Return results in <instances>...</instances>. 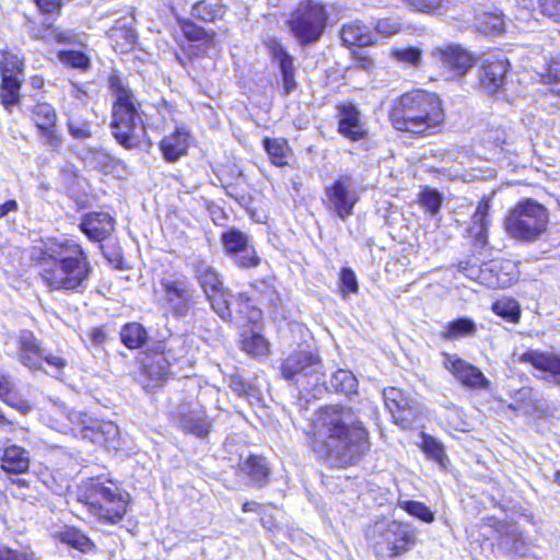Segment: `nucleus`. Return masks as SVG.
I'll return each mask as SVG.
<instances>
[{"label":"nucleus","mask_w":560,"mask_h":560,"mask_svg":"<svg viewBox=\"0 0 560 560\" xmlns=\"http://www.w3.org/2000/svg\"><path fill=\"white\" fill-rule=\"evenodd\" d=\"M264 147L267 151L271 162L277 166L287 164L289 147L283 139H268L264 140Z\"/></svg>","instance_id":"nucleus-38"},{"label":"nucleus","mask_w":560,"mask_h":560,"mask_svg":"<svg viewBox=\"0 0 560 560\" xmlns=\"http://www.w3.org/2000/svg\"><path fill=\"white\" fill-rule=\"evenodd\" d=\"M38 9L44 13H54L60 9V0H34Z\"/></svg>","instance_id":"nucleus-59"},{"label":"nucleus","mask_w":560,"mask_h":560,"mask_svg":"<svg viewBox=\"0 0 560 560\" xmlns=\"http://www.w3.org/2000/svg\"><path fill=\"white\" fill-rule=\"evenodd\" d=\"M503 19L495 13H482L477 18V27L485 33H500L503 31Z\"/></svg>","instance_id":"nucleus-45"},{"label":"nucleus","mask_w":560,"mask_h":560,"mask_svg":"<svg viewBox=\"0 0 560 560\" xmlns=\"http://www.w3.org/2000/svg\"><path fill=\"white\" fill-rule=\"evenodd\" d=\"M80 501L100 522L116 524L126 514L128 494L113 482L105 485L97 480H91L81 489Z\"/></svg>","instance_id":"nucleus-5"},{"label":"nucleus","mask_w":560,"mask_h":560,"mask_svg":"<svg viewBox=\"0 0 560 560\" xmlns=\"http://www.w3.org/2000/svg\"><path fill=\"white\" fill-rule=\"evenodd\" d=\"M163 307L174 317H186L195 305V288L184 275H167L161 278Z\"/></svg>","instance_id":"nucleus-10"},{"label":"nucleus","mask_w":560,"mask_h":560,"mask_svg":"<svg viewBox=\"0 0 560 560\" xmlns=\"http://www.w3.org/2000/svg\"><path fill=\"white\" fill-rule=\"evenodd\" d=\"M175 343L180 346L182 342L180 340H173L166 351L154 352L145 357L142 363L143 372L151 380L155 382L165 380L170 372V365L179 358L172 354V350L175 349Z\"/></svg>","instance_id":"nucleus-24"},{"label":"nucleus","mask_w":560,"mask_h":560,"mask_svg":"<svg viewBox=\"0 0 560 560\" xmlns=\"http://www.w3.org/2000/svg\"><path fill=\"white\" fill-rule=\"evenodd\" d=\"M330 386L336 392L350 396L357 393L358 380L351 371L338 370L331 376Z\"/></svg>","instance_id":"nucleus-36"},{"label":"nucleus","mask_w":560,"mask_h":560,"mask_svg":"<svg viewBox=\"0 0 560 560\" xmlns=\"http://www.w3.org/2000/svg\"><path fill=\"white\" fill-rule=\"evenodd\" d=\"M310 439L314 453L337 467L357 464L371 445L359 416L351 408L339 406L320 410Z\"/></svg>","instance_id":"nucleus-1"},{"label":"nucleus","mask_w":560,"mask_h":560,"mask_svg":"<svg viewBox=\"0 0 560 560\" xmlns=\"http://www.w3.org/2000/svg\"><path fill=\"white\" fill-rule=\"evenodd\" d=\"M549 212L541 203L526 198L509 210L504 219L506 233L518 241L535 242L547 231Z\"/></svg>","instance_id":"nucleus-6"},{"label":"nucleus","mask_w":560,"mask_h":560,"mask_svg":"<svg viewBox=\"0 0 560 560\" xmlns=\"http://www.w3.org/2000/svg\"><path fill=\"white\" fill-rule=\"evenodd\" d=\"M421 448L422 451L434 462L439 463L441 466L445 465V460L447 459L443 445L425 433L421 435Z\"/></svg>","instance_id":"nucleus-41"},{"label":"nucleus","mask_w":560,"mask_h":560,"mask_svg":"<svg viewBox=\"0 0 560 560\" xmlns=\"http://www.w3.org/2000/svg\"><path fill=\"white\" fill-rule=\"evenodd\" d=\"M58 59L67 67L85 70L90 66L89 57L77 50H61L58 52Z\"/></svg>","instance_id":"nucleus-43"},{"label":"nucleus","mask_w":560,"mask_h":560,"mask_svg":"<svg viewBox=\"0 0 560 560\" xmlns=\"http://www.w3.org/2000/svg\"><path fill=\"white\" fill-rule=\"evenodd\" d=\"M268 49L272 59L278 62L281 75L284 94H290L295 88L296 82L294 79L293 58L287 49L275 38L267 43Z\"/></svg>","instance_id":"nucleus-26"},{"label":"nucleus","mask_w":560,"mask_h":560,"mask_svg":"<svg viewBox=\"0 0 560 560\" xmlns=\"http://www.w3.org/2000/svg\"><path fill=\"white\" fill-rule=\"evenodd\" d=\"M182 32L189 40H202L207 36V32L190 21L182 23Z\"/></svg>","instance_id":"nucleus-55"},{"label":"nucleus","mask_w":560,"mask_h":560,"mask_svg":"<svg viewBox=\"0 0 560 560\" xmlns=\"http://www.w3.org/2000/svg\"><path fill=\"white\" fill-rule=\"evenodd\" d=\"M177 417L180 428L198 438H205L210 429L211 421L203 407L198 401L183 402L177 407Z\"/></svg>","instance_id":"nucleus-17"},{"label":"nucleus","mask_w":560,"mask_h":560,"mask_svg":"<svg viewBox=\"0 0 560 560\" xmlns=\"http://www.w3.org/2000/svg\"><path fill=\"white\" fill-rule=\"evenodd\" d=\"M191 14L199 20L213 22L222 14V8L218 3L199 1L192 7Z\"/></svg>","instance_id":"nucleus-42"},{"label":"nucleus","mask_w":560,"mask_h":560,"mask_svg":"<svg viewBox=\"0 0 560 560\" xmlns=\"http://www.w3.org/2000/svg\"><path fill=\"white\" fill-rule=\"evenodd\" d=\"M36 260L43 281L51 290L81 292L88 287L92 267L80 244L72 240L49 241Z\"/></svg>","instance_id":"nucleus-2"},{"label":"nucleus","mask_w":560,"mask_h":560,"mask_svg":"<svg viewBox=\"0 0 560 560\" xmlns=\"http://www.w3.org/2000/svg\"><path fill=\"white\" fill-rule=\"evenodd\" d=\"M1 400L8 406L18 409L22 413H26L30 410L28 404L18 396L14 388H12L7 396H3Z\"/></svg>","instance_id":"nucleus-57"},{"label":"nucleus","mask_w":560,"mask_h":560,"mask_svg":"<svg viewBox=\"0 0 560 560\" xmlns=\"http://www.w3.org/2000/svg\"><path fill=\"white\" fill-rule=\"evenodd\" d=\"M325 195L327 208L342 221L353 214V208L360 199L357 183L349 174L338 176L326 186Z\"/></svg>","instance_id":"nucleus-13"},{"label":"nucleus","mask_w":560,"mask_h":560,"mask_svg":"<svg viewBox=\"0 0 560 560\" xmlns=\"http://www.w3.org/2000/svg\"><path fill=\"white\" fill-rule=\"evenodd\" d=\"M197 279L213 311L221 318L231 316L232 312L226 304L230 293L224 289L218 272L212 267L200 264L197 268Z\"/></svg>","instance_id":"nucleus-14"},{"label":"nucleus","mask_w":560,"mask_h":560,"mask_svg":"<svg viewBox=\"0 0 560 560\" xmlns=\"http://www.w3.org/2000/svg\"><path fill=\"white\" fill-rule=\"evenodd\" d=\"M56 537L59 541L71 546L82 552L89 551L93 547V542L81 532L74 528H66L58 533Z\"/></svg>","instance_id":"nucleus-37"},{"label":"nucleus","mask_w":560,"mask_h":560,"mask_svg":"<svg viewBox=\"0 0 560 560\" xmlns=\"http://www.w3.org/2000/svg\"><path fill=\"white\" fill-rule=\"evenodd\" d=\"M389 118L396 130L422 136L438 129L445 115L436 94L416 90L394 101Z\"/></svg>","instance_id":"nucleus-3"},{"label":"nucleus","mask_w":560,"mask_h":560,"mask_svg":"<svg viewBox=\"0 0 560 560\" xmlns=\"http://www.w3.org/2000/svg\"><path fill=\"white\" fill-rule=\"evenodd\" d=\"M432 56L439 59L453 77L464 75L474 63L472 56L458 45L435 47L432 50Z\"/></svg>","instance_id":"nucleus-19"},{"label":"nucleus","mask_w":560,"mask_h":560,"mask_svg":"<svg viewBox=\"0 0 560 560\" xmlns=\"http://www.w3.org/2000/svg\"><path fill=\"white\" fill-rule=\"evenodd\" d=\"M89 341L94 347H101L106 342L107 335L101 327H94L88 332Z\"/></svg>","instance_id":"nucleus-58"},{"label":"nucleus","mask_w":560,"mask_h":560,"mask_svg":"<svg viewBox=\"0 0 560 560\" xmlns=\"http://www.w3.org/2000/svg\"><path fill=\"white\" fill-rule=\"evenodd\" d=\"M509 61L506 59L489 56L483 59L479 70L480 86L489 94H495L505 82Z\"/></svg>","instance_id":"nucleus-18"},{"label":"nucleus","mask_w":560,"mask_h":560,"mask_svg":"<svg viewBox=\"0 0 560 560\" xmlns=\"http://www.w3.org/2000/svg\"><path fill=\"white\" fill-rule=\"evenodd\" d=\"M341 39L348 46H369L374 43V36L362 23L354 21L343 25Z\"/></svg>","instance_id":"nucleus-32"},{"label":"nucleus","mask_w":560,"mask_h":560,"mask_svg":"<svg viewBox=\"0 0 560 560\" xmlns=\"http://www.w3.org/2000/svg\"><path fill=\"white\" fill-rule=\"evenodd\" d=\"M32 118L36 127L40 130L45 143L51 148L61 144V138L56 131V112L48 103H39L33 107Z\"/></svg>","instance_id":"nucleus-21"},{"label":"nucleus","mask_w":560,"mask_h":560,"mask_svg":"<svg viewBox=\"0 0 560 560\" xmlns=\"http://www.w3.org/2000/svg\"><path fill=\"white\" fill-rule=\"evenodd\" d=\"M18 210V202L15 200H8L4 203L0 205V219L4 218L7 214L11 212H16Z\"/></svg>","instance_id":"nucleus-60"},{"label":"nucleus","mask_w":560,"mask_h":560,"mask_svg":"<svg viewBox=\"0 0 560 560\" xmlns=\"http://www.w3.org/2000/svg\"><path fill=\"white\" fill-rule=\"evenodd\" d=\"M488 225L469 224L467 233L476 248L481 249L488 244Z\"/></svg>","instance_id":"nucleus-51"},{"label":"nucleus","mask_w":560,"mask_h":560,"mask_svg":"<svg viewBox=\"0 0 560 560\" xmlns=\"http://www.w3.org/2000/svg\"><path fill=\"white\" fill-rule=\"evenodd\" d=\"M0 560H34V553L31 550L0 546Z\"/></svg>","instance_id":"nucleus-52"},{"label":"nucleus","mask_w":560,"mask_h":560,"mask_svg":"<svg viewBox=\"0 0 560 560\" xmlns=\"http://www.w3.org/2000/svg\"><path fill=\"white\" fill-rule=\"evenodd\" d=\"M523 67L534 71L541 80V82L551 85L553 93L560 95V59H551L547 62V57L539 52H533L524 61Z\"/></svg>","instance_id":"nucleus-20"},{"label":"nucleus","mask_w":560,"mask_h":560,"mask_svg":"<svg viewBox=\"0 0 560 560\" xmlns=\"http://www.w3.org/2000/svg\"><path fill=\"white\" fill-rule=\"evenodd\" d=\"M221 243L224 253L231 257L240 268H250L258 266L260 258L255 248L249 245L247 234L242 231L231 229L221 235Z\"/></svg>","instance_id":"nucleus-15"},{"label":"nucleus","mask_w":560,"mask_h":560,"mask_svg":"<svg viewBox=\"0 0 560 560\" xmlns=\"http://www.w3.org/2000/svg\"><path fill=\"white\" fill-rule=\"evenodd\" d=\"M51 34L57 43H70L74 37L71 32H63L58 30H54Z\"/></svg>","instance_id":"nucleus-62"},{"label":"nucleus","mask_w":560,"mask_h":560,"mask_svg":"<svg viewBox=\"0 0 560 560\" xmlns=\"http://www.w3.org/2000/svg\"><path fill=\"white\" fill-rule=\"evenodd\" d=\"M383 398L386 407L392 413L401 410H410L415 407V400L395 387L385 388L383 392Z\"/></svg>","instance_id":"nucleus-33"},{"label":"nucleus","mask_w":560,"mask_h":560,"mask_svg":"<svg viewBox=\"0 0 560 560\" xmlns=\"http://www.w3.org/2000/svg\"><path fill=\"white\" fill-rule=\"evenodd\" d=\"M493 312L510 320L517 322L520 317V307L516 301L514 300H499L492 306Z\"/></svg>","instance_id":"nucleus-46"},{"label":"nucleus","mask_w":560,"mask_h":560,"mask_svg":"<svg viewBox=\"0 0 560 560\" xmlns=\"http://www.w3.org/2000/svg\"><path fill=\"white\" fill-rule=\"evenodd\" d=\"M444 368L464 386L481 389L489 386L488 378L483 373L472 364L458 358L455 354H443Z\"/></svg>","instance_id":"nucleus-16"},{"label":"nucleus","mask_w":560,"mask_h":560,"mask_svg":"<svg viewBox=\"0 0 560 560\" xmlns=\"http://www.w3.org/2000/svg\"><path fill=\"white\" fill-rule=\"evenodd\" d=\"M80 229L90 240L102 241L114 231V220L106 212H92L83 218Z\"/></svg>","instance_id":"nucleus-27"},{"label":"nucleus","mask_w":560,"mask_h":560,"mask_svg":"<svg viewBox=\"0 0 560 560\" xmlns=\"http://www.w3.org/2000/svg\"><path fill=\"white\" fill-rule=\"evenodd\" d=\"M0 73V102L11 113V107L20 103V89L24 81V58L15 51H1Z\"/></svg>","instance_id":"nucleus-11"},{"label":"nucleus","mask_w":560,"mask_h":560,"mask_svg":"<svg viewBox=\"0 0 560 560\" xmlns=\"http://www.w3.org/2000/svg\"><path fill=\"white\" fill-rule=\"evenodd\" d=\"M68 424L59 428L63 433L80 435L94 444L102 445L108 450H118L120 446L119 428L113 421L93 419L80 411H69L67 415Z\"/></svg>","instance_id":"nucleus-8"},{"label":"nucleus","mask_w":560,"mask_h":560,"mask_svg":"<svg viewBox=\"0 0 560 560\" xmlns=\"http://www.w3.org/2000/svg\"><path fill=\"white\" fill-rule=\"evenodd\" d=\"M476 332V325L469 318H459L450 322L445 326V330L442 331L441 336L443 339H459L464 337L474 336Z\"/></svg>","instance_id":"nucleus-35"},{"label":"nucleus","mask_w":560,"mask_h":560,"mask_svg":"<svg viewBox=\"0 0 560 560\" xmlns=\"http://www.w3.org/2000/svg\"><path fill=\"white\" fill-rule=\"evenodd\" d=\"M328 14L324 4L312 0L300 2L290 14L289 27L302 45L317 42L324 33Z\"/></svg>","instance_id":"nucleus-9"},{"label":"nucleus","mask_w":560,"mask_h":560,"mask_svg":"<svg viewBox=\"0 0 560 560\" xmlns=\"http://www.w3.org/2000/svg\"><path fill=\"white\" fill-rule=\"evenodd\" d=\"M390 56L397 61L412 67H418L422 60V51L417 47L393 48Z\"/></svg>","instance_id":"nucleus-44"},{"label":"nucleus","mask_w":560,"mask_h":560,"mask_svg":"<svg viewBox=\"0 0 560 560\" xmlns=\"http://www.w3.org/2000/svg\"><path fill=\"white\" fill-rule=\"evenodd\" d=\"M242 349L254 357H261L268 353L269 343L260 334L250 332L249 336H243Z\"/></svg>","instance_id":"nucleus-40"},{"label":"nucleus","mask_w":560,"mask_h":560,"mask_svg":"<svg viewBox=\"0 0 560 560\" xmlns=\"http://www.w3.org/2000/svg\"><path fill=\"white\" fill-rule=\"evenodd\" d=\"M490 199L482 198L471 215L470 224L490 225Z\"/></svg>","instance_id":"nucleus-50"},{"label":"nucleus","mask_w":560,"mask_h":560,"mask_svg":"<svg viewBox=\"0 0 560 560\" xmlns=\"http://www.w3.org/2000/svg\"><path fill=\"white\" fill-rule=\"evenodd\" d=\"M189 132L180 127L160 141V150L167 162H175L186 155L189 148Z\"/></svg>","instance_id":"nucleus-28"},{"label":"nucleus","mask_w":560,"mask_h":560,"mask_svg":"<svg viewBox=\"0 0 560 560\" xmlns=\"http://www.w3.org/2000/svg\"><path fill=\"white\" fill-rule=\"evenodd\" d=\"M229 310L232 315L223 318L224 320H234L240 324H256L261 318V311L253 303V300L246 293L230 294L228 296Z\"/></svg>","instance_id":"nucleus-23"},{"label":"nucleus","mask_w":560,"mask_h":560,"mask_svg":"<svg viewBox=\"0 0 560 560\" xmlns=\"http://www.w3.org/2000/svg\"><path fill=\"white\" fill-rule=\"evenodd\" d=\"M365 536L378 552H387L388 557L401 556L417 544V528L412 524L390 518L375 521Z\"/></svg>","instance_id":"nucleus-7"},{"label":"nucleus","mask_w":560,"mask_h":560,"mask_svg":"<svg viewBox=\"0 0 560 560\" xmlns=\"http://www.w3.org/2000/svg\"><path fill=\"white\" fill-rule=\"evenodd\" d=\"M43 362H45L50 369V372L57 376L60 375L68 365V361L63 357L56 353H47L46 351H44Z\"/></svg>","instance_id":"nucleus-53"},{"label":"nucleus","mask_w":560,"mask_h":560,"mask_svg":"<svg viewBox=\"0 0 560 560\" xmlns=\"http://www.w3.org/2000/svg\"><path fill=\"white\" fill-rule=\"evenodd\" d=\"M240 470L249 478V482L256 487H262L269 477V468L266 459L260 456H249L240 464Z\"/></svg>","instance_id":"nucleus-31"},{"label":"nucleus","mask_w":560,"mask_h":560,"mask_svg":"<svg viewBox=\"0 0 560 560\" xmlns=\"http://www.w3.org/2000/svg\"><path fill=\"white\" fill-rule=\"evenodd\" d=\"M12 388H14L12 381L8 376L0 374V399L7 396Z\"/></svg>","instance_id":"nucleus-61"},{"label":"nucleus","mask_w":560,"mask_h":560,"mask_svg":"<svg viewBox=\"0 0 560 560\" xmlns=\"http://www.w3.org/2000/svg\"><path fill=\"white\" fill-rule=\"evenodd\" d=\"M539 7L544 15L560 22V0H539Z\"/></svg>","instance_id":"nucleus-56"},{"label":"nucleus","mask_w":560,"mask_h":560,"mask_svg":"<svg viewBox=\"0 0 560 560\" xmlns=\"http://www.w3.org/2000/svg\"><path fill=\"white\" fill-rule=\"evenodd\" d=\"M322 362L318 355L301 349L289 353L281 363V375L298 386H306L320 380Z\"/></svg>","instance_id":"nucleus-12"},{"label":"nucleus","mask_w":560,"mask_h":560,"mask_svg":"<svg viewBox=\"0 0 560 560\" xmlns=\"http://www.w3.org/2000/svg\"><path fill=\"white\" fill-rule=\"evenodd\" d=\"M120 338L127 348L138 349L145 343L148 334L141 324L130 323L125 325L121 329Z\"/></svg>","instance_id":"nucleus-34"},{"label":"nucleus","mask_w":560,"mask_h":560,"mask_svg":"<svg viewBox=\"0 0 560 560\" xmlns=\"http://www.w3.org/2000/svg\"><path fill=\"white\" fill-rule=\"evenodd\" d=\"M339 122L338 131L351 141H359L364 139L368 135L361 117L360 112L352 104H343L338 106Z\"/></svg>","instance_id":"nucleus-25"},{"label":"nucleus","mask_w":560,"mask_h":560,"mask_svg":"<svg viewBox=\"0 0 560 560\" xmlns=\"http://www.w3.org/2000/svg\"><path fill=\"white\" fill-rule=\"evenodd\" d=\"M70 135L78 140H84L92 136L91 124L78 117H70L68 120Z\"/></svg>","instance_id":"nucleus-47"},{"label":"nucleus","mask_w":560,"mask_h":560,"mask_svg":"<svg viewBox=\"0 0 560 560\" xmlns=\"http://www.w3.org/2000/svg\"><path fill=\"white\" fill-rule=\"evenodd\" d=\"M521 362L529 363L535 369L549 373L551 381L560 385V357L549 352L528 350L520 358Z\"/></svg>","instance_id":"nucleus-29"},{"label":"nucleus","mask_w":560,"mask_h":560,"mask_svg":"<svg viewBox=\"0 0 560 560\" xmlns=\"http://www.w3.org/2000/svg\"><path fill=\"white\" fill-rule=\"evenodd\" d=\"M339 282H340V291H341V294L343 295V298H346V295L348 293H357L358 292V289H359L358 280H357V276L352 269L347 268V267L342 268L340 271V275H339Z\"/></svg>","instance_id":"nucleus-48"},{"label":"nucleus","mask_w":560,"mask_h":560,"mask_svg":"<svg viewBox=\"0 0 560 560\" xmlns=\"http://www.w3.org/2000/svg\"><path fill=\"white\" fill-rule=\"evenodd\" d=\"M0 467L7 474L26 472L30 467V452L15 444L5 445L0 456Z\"/></svg>","instance_id":"nucleus-30"},{"label":"nucleus","mask_w":560,"mask_h":560,"mask_svg":"<svg viewBox=\"0 0 560 560\" xmlns=\"http://www.w3.org/2000/svg\"><path fill=\"white\" fill-rule=\"evenodd\" d=\"M398 506L424 523L431 524L435 520L434 513L422 502L404 500L398 502Z\"/></svg>","instance_id":"nucleus-39"},{"label":"nucleus","mask_w":560,"mask_h":560,"mask_svg":"<svg viewBox=\"0 0 560 560\" xmlns=\"http://www.w3.org/2000/svg\"><path fill=\"white\" fill-rule=\"evenodd\" d=\"M18 358L21 364L32 371L43 370L44 349L31 330H22L18 338Z\"/></svg>","instance_id":"nucleus-22"},{"label":"nucleus","mask_w":560,"mask_h":560,"mask_svg":"<svg viewBox=\"0 0 560 560\" xmlns=\"http://www.w3.org/2000/svg\"><path fill=\"white\" fill-rule=\"evenodd\" d=\"M419 202L428 212L435 214L441 208L442 199L438 191L425 189L420 194Z\"/></svg>","instance_id":"nucleus-49"},{"label":"nucleus","mask_w":560,"mask_h":560,"mask_svg":"<svg viewBox=\"0 0 560 560\" xmlns=\"http://www.w3.org/2000/svg\"><path fill=\"white\" fill-rule=\"evenodd\" d=\"M122 33L126 35L127 44H128L129 46H132V45H133V43H135V39H136V35H135V34H133V32H131V31H126V32L120 31V30H118V31H114V33H113V35H112V36H114V37H118V36H119L120 34H122Z\"/></svg>","instance_id":"nucleus-64"},{"label":"nucleus","mask_w":560,"mask_h":560,"mask_svg":"<svg viewBox=\"0 0 560 560\" xmlns=\"http://www.w3.org/2000/svg\"><path fill=\"white\" fill-rule=\"evenodd\" d=\"M261 505L255 501H250V502H245L242 506V511L244 513H248V512H259Z\"/></svg>","instance_id":"nucleus-63"},{"label":"nucleus","mask_w":560,"mask_h":560,"mask_svg":"<svg viewBox=\"0 0 560 560\" xmlns=\"http://www.w3.org/2000/svg\"><path fill=\"white\" fill-rule=\"evenodd\" d=\"M400 28L401 24L395 19H381L375 24V30L383 36L395 35Z\"/></svg>","instance_id":"nucleus-54"},{"label":"nucleus","mask_w":560,"mask_h":560,"mask_svg":"<svg viewBox=\"0 0 560 560\" xmlns=\"http://www.w3.org/2000/svg\"><path fill=\"white\" fill-rule=\"evenodd\" d=\"M115 93L113 119L110 127L116 140L127 149L136 148L145 136V127L139 104L132 92L125 88L117 78L110 79Z\"/></svg>","instance_id":"nucleus-4"}]
</instances>
